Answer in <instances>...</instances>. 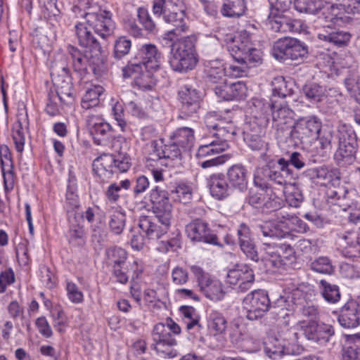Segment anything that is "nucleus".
I'll use <instances>...</instances> for the list:
<instances>
[{
	"label": "nucleus",
	"instance_id": "obj_1",
	"mask_svg": "<svg viewBox=\"0 0 360 360\" xmlns=\"http://www.w3.org/2000/svg\"><path fill=\"white\" fill-rule=\"evenodd\" d=\"M208 129L214 130L211 136L206 138L198 148L196 158L198 160L215 155L229 148V141L236 134V128L231 120H227L216 112H208L205 117Z\"/></svg>",
	"mask_w": 360,
	"mask_h": 360
},
{
	"label": "nucleus",
	"instance_id": "obj_2",
	"mask_svg": "<svg viewBox=\"0 0 360 360\" xmlns=\"http://www.w3.org/2000/svg\"><path fill=\"white\" fill-rule=\"evenodd\" d=\"M131 63L123 68L124 78L132 77L136 86L142 90H150L155 84L153 72L160 65L161 54L156 46H141L135 54Z\"/></svg>",
	"mask_w": 360,
	"mask_h": 360
},
{
	"label": "nucleus",
	"instance_id": "obj_3",
	"mask_svg": "<svg viewBox=\"0 0 360 360\" xmlns=\"http://www.w3.org/2000/svg\"><path fill=\"white\" fill-rule=\"evenodd\" d=\"M317 139L324 150H330L332 143L338 140V148L334 158L338 163H350L353 160L356 153V140L355 133L351 126L340 124L335 134L330 128L321 129Z\"/></svg>",
	"mask_w": 360,
	"mask_h": 360
},
{
	"label": "nucleus",
	"instance_id": "obj_4",
	"mask_svg": "<svg viewBox=\"0 0 360 360\" xmlns=\"http://www.w3.org/2000/svg\"><path fill=\"white\" fill-rule=\"evenodd\" d=\"M227 50L233 59L241 65H229L226 68V75L230 77L246 76L248 68L262 63V51L250 46H227Z\"/></svg>",
	"mask_w": 360,
	"mask_h": 360
},
{
	"label": "nucleus",
	"instance_id": "obj_5",
	"mask_svg": "<svg viewBox=\"0 0 360 360\" xmlns=\"http://www.w3.org/2000/svg\"><path fill=\"white\" fill-rule=\"evenodd\" d=\"M131 167L129 158L127 156L114 155L103 153L93 162V171L97 181L105 184L108 182L113 175L119 172H125Z\"/></svg>",
	"mask_w": 360,
	"mask_h": 360
},
{
	"label": "nucleus",
	"instance_id": "obj_6",
	"mask_svg": "<svg viewBox=\"0 0 360 360\" xmlns=\"http://www.w3.org/2000/svg\"><path fill=\"white\" fill-rule=\"evenodd\" d=\"M289 163L284 158H280L276 162H270L262 169L260 176L259 172L255 175L254 183L256 186L267 187L264 180H269L277 185L284 187L288 184L291 177V172L288 168Z\"/></svg>",
	"mask_w": 360,
	"mask_h": 360
},
{
	"label": "nucleus",
	"instance_id": "obj_7",
	"mask_svg": "<svg viewBox=\"0 0 360 360\" xmlns=\"http://www.w3.org/2000/svg\"><path fill=\"white\" fill-rule=\"evenodd\" d=\"M322 128V122L315 115H307L297 119L290 131L296 144L310 143L317 140Z\"/></svg>",
	"mask_w": 360,
	"mask_h": 360
},
{
	"label": "nucleus",
	"instance_id": "obj_8",
	"mask_svg": "<svg viewBox=\"0 0 360 360\" xmlns=\"http://www.w3.org/2000/svg\"><path fill=\"white\" fill-rule=\"evenodd\" d=\"M198 61L195 46H171L169 63L174 71L186 73L193 70Z\"/></svg>",
	"mask_w": 360,
	"mask_h": 360
},
{
	"label": "nucleus",
	"instance_id": "obj_9",
	"mask_svg": "<svg viewBox=\"0 0 360 360\" xmlns=\"http://www.w3.org/2000/svg\"><path fill=\"white\" fill-rule=\"evenodd\" d=\"M263 250L266 264L273 267L280 268L295 259V252L288 244L264 242Z\"/></svg>",
	"mask_w": 360,
	"mask_h": 360
},
{
	"label": "nucleus",
	"instance_id": "obj_10",
	"mask_svg": "<svg viewBox=\"0 0 360 360\" xmlns=\"http://www.w3.org/2000/svg\"><path fill=\"white\" fill-rule=\"evenodd\" d=\"M299 335L295 326L287 330L284 338H276L266 344L265 352L271 359L295 354L298 350Z\"/></svg>",
	"mask_w": 360,
	"mask_h": 360
},
{
	"label": "nucleus",
	"instance_id": "obj_11",
	"mask_svg": "<svg viewBox=\"0 0 360 360\" xmlns=\"http://www.w3.org/2000/svg\"><path fill=\"white\" fill-rule=\"evenodd\" d=\"M154 217L141 216L139 220V227L149 240H158L166 234L171 225L172 216L154 213Z\"/></svg>",
	"mask_w": 360,
	"mask_h": 360
},
{
	"label": "nucleus",
	"instance_id": "obj_12",
	"mask_svg": "<svg viewBox=\"0 0 360 360\" xmlns=\"http://www.w3.org/2000/svg\"><path fill=\"white\" fill-rule=\"evenodd\" d=\"M243 304L247 318L254 321L262 318L269 310L271 301L267 292L259 289L248 293L243 299Z\"/></svg>",
	"mask_w": 360,
	"mask_h": 360
},
{
	"label": "nucleus",
	"instance_id": "obj_13",
	"mask_svg": "<svg viewBox=\"0 0 360 360\" xmlns=\"http://www.w3.org/2000/svg\"><path fill=\"white\" fill-rule=\"evenodd\" d=\"M190 269L197 280L200 290L207 298L214 302L223 299L224 291L222 284L219 280L212 278L199 266L193 265Z\"/></svg>",
	"mask_w": 360,
	"mask_h": 360
},
{
	"label": "nucleus",
	"instance_id": "obj_14",
	"mask_svg": "<svg viewBox=\"0 0 360 360\" xmlns=\"http://www.w3.org/2000/svg\"><path fill=\"white\" fill-rule=\"evenodd\" d=\"M296 331H302L305 338L320 345H325L334 335L333 327L328 324H318L316 321H298L295 325Z\"/></svg>",
	"mask_w": 360,
	"mask_h": 360
},
{
	"label": "nucleus",
	"instance_id": "obj_15",
	"mask_svg": "<svg viewBox=\"0 0 360 360\" xmlns=\"http://www.w3.org/2000/svg\"><path fill=\"white\" fill-rule=\"evenodd\" d=\"M85 13V18L89 26L95 32L104 39L110 35L114 29V22L111 19V13L105 10H101L99 6L96 9H89Z\"/></svg>",
	"mask_w": 360,
	"mask_h": 360
},
{
	"label": "nucleus",
	"instance_id": "obj_16",
	"mask_svg": "<svg viewBox=\"0 0 360 360\" xmlns=\"http://www.w3.org/2000/svg\"><path fill=\"white\" fill-rule=\"evenodd\" d=\"M179 98L181 103L178 120L186 119L197 114L200 107L201 97L200 93L189 85H184L179 91Z\"/></svg>",
	"mask_w": 360,
	"mask_h": 360
},
{
	"label": "nucleus",
	"instance_id": "obj_17",
	"mask_svg": "<svg viewBox=\"0 0 360 360\" xmlns=\"http://www.w3.org/2000/svg\"><path fill=\"white\" fill-rule=\"evenodd\" d=\"M153 13L160 17L163 15L165 22H179L185 18L181 0H154Z\"/></svg>",
	"mask_w": 360,
	"mask_h": 360
},
{
	"label": "nucleus",
	"instance_id": "obj_18",
	"mask_svg": "<svg viewBox=\"0 0 360 360\" xmlns=\"http://www.w3.org/2000/svg\"><path fill=\"white\" fill-rule=\"evenodd\" d=\"M336 244L342 255L347 258L360 257L359 235L354 231H345L337 234Z\"/></svg>",
	"mask_w": 360,
	"mask_h": 360
},
{
	"label": "nucleus",
	"instance_id": "obj_19",
	"mask_svg": "<svg viewBox=\"0 0 360 360\" xmlns=\"http://www.w3.org/2000/svg\"><path fill=\"white\" fill-rule=\"evenodd\" d=\"M255 281L252 269L247 264H238L227 274V282L231 285H238L241 291L248 290Z\"/></svg>",
	"mask_w": 360,
	"mask_h": 360
},
{
	"label": "nucleus",
	"instance_id": "obj_20",
	"mask_svg": "<svg viewBox=\"0 0 360 360\" xmlns=\"http://www.w3.org/2000/svg\"><path fill=\"white\" fill-rule=\"evenodd\" d=\"M340 325L345 328H355L360 324L358 303L352 300L341 308L338 318Z\"/></svg>",
	"mask_w": 360,
	"mask_h": 360
},
{
	"label": "nucleus",
	"instance_id": "obj_21",
	"mask_svg": "<svg viewBox=\"0 0 360 360\" xmlns=\"http://www.w3.org/2000/svg\"><path fill=\"white\" fill-rule=\"evenodd\" d=\"M186 233L187 236L193 241L212 244L217 243V238L210 234L207 224L199 219L189 223L186 226Z\"/></svg>",
	"mask_w": 360,
	"mask_h": 360
},
{
	"label": "nucleus",
	"instance_id": "obj_22",
	"mask_svg": "<svg viewBox=\"0 0 360 360\" xmlns=\"http://www.w3.org/2000/svg\"><path fill=\"white\" fill-rule=\"evenodd\" d=\"M153 213L164 214L172 217V206L169 202L168 193L158 186L153 188L149 194Z\"/></svg>",
	"mask_w": 360,
	"mask_h": 360
},
{
	"label": "nucleus",
	"instance_id": "obj_23",
	"mask_svg": "<svg viewBox=\"0 0 360 360\" xmlns=\"http://www.w3.org/2000/svg\"><path fill=\"white\" fill-rule=\"evenodd\" d=\"M262 122L260 121L259 124L255 126V123L250 122V131L245 132L244 141L251 150L264 153L267 149V143L263 139L264 129Z\"/></svg>",
	"mask_w": 360,
	"mask_h": 360
},
{
	"label": "nucleus",
	"instance_id": "obj_24",
	"mask_svg": "<svg viewBox=\"0 0 360 360\" xmlns=\"http://www.w3.org/2000/svg\"><path fill=\"white\" fill-rule=\"evenodd\" d=\"M334 4H323L321 14L326 21L332 22L335 25H340L341 23H347L350 17L347 15L346 7L341 5V2L336 1Z\"/></svg>",
	"mask_w": 360,
	"mask_h": 360
},
{
	"label": "nucleus",
	"instance_id": "obj_25",
	"mask_svg": "<svg viewBox=\"0 0 360 360\" xmlns=\"http://www.w3.org/2000/svg\"><path fill=\"white\" fill-rule=\"evenodd\" d=\"M211 195L217 200H224L231 193V188L223 174H214L207 179Z\"/></svg>",
	"mask_w": 360,
	"mask_h": 360
},
{
	"label": "nucleus",
	"instance_id": "obj_26",
	"mask_svg": "<svg viewBox=\"0 0 360 360\" xmlns=\"http://www.w3.org/2000/svg\"><path fill=\"white\" fill-rule=\"evenodd\" d=\"M214 91L219 98L226 101L242 100L247 96V87L243 82L218 85Z\"/></svg>",
	"mask_w": 360,
	"mask_h": 360
},
{
	"label": "nucleus",
	"instance_id": "obj_27",
	"mask_svg": "<svg viewBox=\"0 0 360 360\" xmlns=\"http://www.w3.org/2000/svg\"><path fill=\"white\" fill-rule=\"evenodd\" d=\"M274 218L264 221L258 226L259 231L264 238L272 239H281L284 238L286 234L285 227L282 226L279 221L282 219V212H276Z\"/></svg>",
	"mask_w": 360,
	"mask_h": 360
},
{
	"label": "nucleus",
	"instance_id": "obj_28",
	"mask_svg": "<svg viewBox=\"0 0 360 360\" xmlns=\"http://www.w3.org/2000/svg\"><path fill=\"white\" fill-rule=\"evenodd\" d=\"M238 236L240 247L243 253L251 260L257 261L258 255L251 239L249 227L245 224H240L238 229Z\"/></svg>",
	"mask_w": 360,
	"mask_h": 360
},
{
	"label": "nucleus",
	"instance_id": "obj_29",
	"mask_svg": "<svg viewBox=\"0 0 360 360\" xmlns=\"http://www.w3.org/2000/svg\"><path fill=\"white\" fill-rule=\"evenodd\" d=\"M227 178L230 185L243 191L246 189L248 185V171L241 164H236L230 167L227 170Z\"/></svg>",
	"mask_w": 360,
	"mask_h": 360
},
{
	"label": "nucleus",
	"instance_id": "obj_30",
	"mask_svg": "<svg viewBox=\"0 0 360 360\" xmlns=\"http://www.w3.org/2000/svg\"><path fill=\"white\" fill-rule=\"evenodd\" d=\"M171 141L183 148L184 151L189 150L195 143V131L188 127L177 128L170 136Z\"/></svg>",
	"mask_w": 360,
	"mask_h": 360
},
{
	"label": "nucleus",
	"instance_id": "obj_31",
	"mask_svg": "<svg viewBox=\"0 0 360 360\" xmlns=\"http://www.w3.org/2000/svg\"><path fill=\"white\" fill-rule=\"evenodd\" d=\"M104 91V88L101 85H91L88 87L81 101L82 108L85 110L96 109L100 105L101 97Z\"/></svg>",
	"mask_w": 360,
	"mask_h": 360
},
{
	"label": "nucleus",
	"instance_id": "obj_32",
	"mask_svg": "<svg viewBox=\"0 0 360 360\" xmlns=\"http://www.w3.org/2000/svg\"><path fill=\"white\" fill-rule=\"evenodd\" d=\"M271 108L273 126L278 129H283L292 119L293 112L285 104L272 103Z\"/></svg>",
	"mask_w": 360,
	"mask_h": 360
},
{
	"label": "nucleus",
	"instance_id": "obj_33",
	"mask_svg": "<svg viewBox=\"0 0 360 360\" xmlns=\"http://www.w3.org/2000/svg\"><path fill=\"white\" fill-rule=\"evenodd\" d=\"M226 68L220 60H206L205 62V72L207 82L217 83L222 81L226 75Z\"/></svg>",
	"mask_w": 360,
	"mask_h": 360
},
{
	"label": "nucleus",
	"instance_id": "obj_34",
	"mask_svg": "<svg viewBox=\"0 0 360 360\" xmlns=\"http://www.w3.org/2000/svg\"><path fill=\"white\" fill-rule=\"evenodd\" d=\"M170 196L174 202L186 204L192 198V188L187 183L178 182L170 190Z\"/></svg>",
	"mask_w": 360,
	"mask_h": 360
},
{
	"label": "nucleus",
	"instance_id": "obj_35",
	"mask_svg": "<svg viewBox=\"0 0 360 360\" xmlns=\"http://www.w3.org/2000/svg\"><path fill=\"white\" fill-rule=\"evenodd\" d=\"M106 262L111 267L125 265L127 259V251L119 247L108 248L105 251Z\"/></svg>",
	"mask_w": 360,
	"mask_h": 360
},
{
	"label": "nucleus",
	"instance_id": "obj_36",
	"mask_svg": "<svg viewBox=\"0 0 360 360\" xmlns=\"http://www.w3.org/2000/svg\"><path fill=\"white\" fill-rule=\"evenodd\" d=\"M317 37L324 43H333L335 45H343L349 41L351 34L349 32L344 31L333 32L323 31L319 33Z\"/></svg>",
	"mask_w": 360,
	"mask_h": 360
},
{
	"label": "nucleus",
	"instance_id": "obj_37",
	"mask_svg": "<svg viewBox=\"0 0 360 360\" xmlns=\"http://www.w3.org/2000/svg\"><path fill=\"white\" fill-rule=\"evenodd\" d=\"M282 219L279 221L282 226L285 227L286 233L289 230L304 233L309 229L307 224L294 214H287L285 215L282 213Z\"/></svg>",
	"mask_w": 360,
	"mask_h": 360
},
{
	"label": "nucleus",
	"instance_id": "obj_38",
	"mask_svg": "<svg viewBox=\"0 0 360 360\" xmlns=\"http://www.w3.org/2000/svg\"><path fill=\"white\" fill-rule=\"evenodd\" d=\"M208 328L214 335L223 334L227 328V321L221 313L212 310L208 315Z\"/></svg>",
	"mask_w": 360,
	"mask_h": 360
},
{
	"label": "nucleus",
	"instance_id": "obj_39",
	"mask_svg": "<svg viewBox=\"0 0 360 360\" xmlns=\"http://www.w3.org/2000/svg\"><path fill=\"white\" fill-rule=\"evenodd\" d=\"M112 128L106 121L94 129L90 133L94 137V143L97 145L106 146L112 137Z\"/></svg>",
	"mask_w": 360,
	"mask_h": 360
},
{
	"label": "nucleus",
	"instance_id": "obj_40",
	"mask_svg": "<svg viewBox=\"0 0 360 360\" xmlns=\"http://www.w3.org/2000/svg\"><path fill=\"white\" fill-rule=\"evenodd\" d=\"M154 344L177 345L176 340L171 335L165 325L157 323L153 330Z\"/></svg>",
	"mask_w": 360,
	"mask_h": 360
},
{
	"label": "nucleus",
	"instance_id": "obj_41",
	"mask_svg": "<svg viewBox=\"0 0 360 360\" xmlns=\"http://www.w3.org/2000/svg\"><path fill=\"white\" fill-rule=\"evenodd\" d=\"M283 201L271 188L266 187L265 200L263 204V212H271L279 210L283 206Z\"/></svg>",
	"mask_w": 360,
	"mask_h": 360
},
{
	"label": "nucleus",
	"instance_id": "obj_42",
	"mask_svg": "<svg viewBox=\"0 0 360 360\" xmlns=\"http://www.w3.org/2000/svg\"><path fill=\"white\" fill-rule=\"evenodd\" d=\"M321 293L328 303L335 304L340 300V292L337 285L331 284L325 280L320 281Z\"/></svg>",
	"mask_w": 360,
	"mask_h": 360
},
{
	"label": "nucleus",
	"instance_id": "obj_43",
	"mask_svg": "<svg viewBox=\"0 0 360 360\" xmlns=\"http://www.w3.org/2000/svg\"><path fill=\"white\" fill-rule=\"evenodd\" d=\"M283 193L286 202L294 207H300L303 200V195L300 188L294 184H288L283 187Z\"/></svg>",
	"mask_w": 360,
	"mask_h": 360
},
{
	"label": "nucleus",
	"instance_id": "obj_44",
	"mask_svg": "<svg viewBox=\"0 0 360 360\" xmlns=\"http://www.w3.org/2000/svg\"><path fill=\"white\" fill-rule=\"evenodd\" d=\"M126 215L120 207L113 210L110 214L109 226L115 234H120L125 226Z\"/></svg>",
	"mask_w": 360,
	"mask_h": 360
},
{
	"label": "nucleus",
	"instance_id": "obj_45",
	"mask_svg": "<svg viewBox=\"0 0 360 360\" xmlns=\"http://www.w3.org/2000/svg\"><path fill=\"white\" fill-rule=\"evenodd\" d=\"M184 20L179 22H169L172 23L175 28L172 30L167 32L164 34L162 39L166 44L171 43L172 45L176 44H181L182 35L181 32H186L187 27L186 26Z\"/></svg>",
	"mask_w": 360,
	"mask_h": 360
},
{
	"label": "nucleus",
	"instance_id": "obj_46",
	"mask_svg": "<svg viewBox=\"0 0 360 360\" xmlns=\"http://www.w3.org/2000/svg\"><path fill=\"white\" fill-rule=\"evenodd\" d=\"M131 186V182L129 179L121 181L119 184L112 183L110 184L104 192L106 200L111 202H117L120 198V192L122 188L128 190Z\"/></svg>",
	"mask_w": 360,
	"mask_h": 360
},
{
	"label": "nucleus",
	"instance_id": "obj_47",
	"mask_svg": "<svg viewBox=\"0 0 360 360\" xmlns=\"http://www.w3.org/2000/svg\"><path fill=\"white\" fill-rule=\"evenodd\" d=\"M293 6L299 13L315 14L323 7L321 0H294Z\"/></svg>",
	"mask_w": 360,
	"mask_h": 360
},
{
	"label": "nucleus",
	"instance_id": "obj_48",
	"mask_svg": "<svg viewBox=\"0 0 360 360\" xmlns=\"http://www.w3.org/2000/svg\"><path fill=\"white\" fill-rule=\"evenodd\" d=\"M69 52L72 56V65L75 71L81 74L86 70L89 56L86 54H82V51L77 46H70Z\"/></svg>",
	"mask_w": 360,
	"mask_h": 360
},
{
	"label": "nucleus",
	"instance_id": "obj_49",
	"mask_svg": "<svg viewBox=\"0 0 360 360\" xmlns=\"http://www.w3.org/2000/svg\"><path fill=\"white\" fill-rule=\"evenodd\" d=\"M245 10V6L243 1H229L224 4L221 13L226 17L239 18L244 14Z\"/></svg>",
	"mask_w": 360,
	"mask_h": 360
},
{
	"label": "nucleus",
	"instance_id": "obj_50",
	"mask_svg": "<svg viewBox=\"0 0 360 360\" xmlns=\"http://www.w3.org/2000/svg\"><path fill=\"white\" fill-rule=\"evenodd\" d=\"M184 316V321L186 325L187 330H190L195 326L200 327V316L196 309L191 306H182L179 309Z\"/></svg>",
	"mask_w": 360,
	"mask_h": 360
},
{
	"label": "nucleus",
	"instance_id": "obj_51",
	"mask_svg": "<svg viewBox=\"0 0 360 360\" xmlns=\"http://www.w3.org/2000/svg\"><path fill=\"white\" fill-rule=\"evenodd\" d=\"M316 66L322 72H333L335 71L337 75L339 74L335 68V59L327 53H321L316 56Z\"/></svg>",
	"mask_w": 360,
	"mask_h": 360
},
{
	"label": "nucleus",
	"instance_id": "obj_52",
	"mask_svg": "<svg viewBox=\"0 0 360 360\" xmlns=\"http://www.w3.org/2000/svg\"><path fill=\"white\" fill-rule=\"evenodd\" d=\"M65 290L68 299L73 304H81L84 301V293L77 285L71 281H66Z\"/></svg>",
	"mask_w": 360,
	"mask_h": 360
},
{
	"label": "nucleus",
	"instance_id": "obj_53",
	"mask_svg": "<svg viewBox=\"0 0 360 360\" xmlns=\"http://www.w3.org/2000/svg\"><path fill=\"white\" fill-rule=\"evenodd\" d=\"M310 269L323 274H330L333 271L332 264L326 257H320L314 260L310 264Z\"/></svg>",
	"mask_w": 360,
	"mask_h": 360
},
{
	"label": "nucleus",
	"instance_id": "obj_54",
	"mask_svg": "<svg viewBox=\"0 0 360 360\" xmlns=\"http://www.w3.org/2000/svg\"><path fill=\"white\" fill-rule=\"evenodd\" d=\"M76 34L79 39V45H92L96 40L91 35L87 27L83 23L75 25Z\"/></svg>",
	"mask_w": 360,
	"mask_h": 360
},
{
	"label": "nucleus",
	"instance_id": "obj_55",
	"mask_svg": "<svg viewBox=\"0 0 360 360\" xmlns=\"http://www.w3.org/2000/svg\"><path fill=\"white\" fill-rule=\"evenodd\" d=\"M319 311L317 308L314 305H304L302 307L297 306L296 316L298 318L306 317L308 320L304 321H316L318 317Z\"/></svg>",
	"mask_w": 360,
	"mask_h": 360
},
{
	"label": "nucleus",
	"instance_id": "obj_56",
	"mask_svg": "<svg viewBox=\"0 0 360 360\" xmlns=\"http://www.w3.org/2000/svg\"><path fill=\"white\" fill-rule=\"evenodd\" d=\"M137 13L139 21L144 29L150 32H153L156 30V26L148 10L145 8H139Z\"/></svg>",
	"mask_w": 360,
	"mask_h": 360
},
{
	"label": "nucleus",
	"instance_id": "obj_57",
	"mask_svg": "<svg viewBox=\"0 0 360 360\" xmlns=\"http://www.w3.org/2000/svg\"><path fill=\"white\" fill-rule=\"evenodd\" d=\"M176 345L153 344V348L162 358L172 359L178 355V351L174 347Z\"/></svg>",
	"mask_w": 360,
	"mask_h": 360
},
{
	"label": "nucleus",
	"instance_id": "obj_58",
	"mask_svg": "<svg viewBox=\"0 0 360 360\" xmlns=\"http://www.w3.org/2000/svg\"><path fill=\"white\" fill-rule=\"evenodd\" d=\"M39 278L43 285L51 289L56 285V278L50 269L46 266H41L39 268Z\"/></svg>",
	"mask_w": 360,
	"mask_h": 360
},
{
	"label": "nucleus",
	"instance_id": "obj_59",
	"mask_svg": "<svg viewBox=\"0 0 360 360\" xmlns=\"http://www.w3.org/2000/svg\"><path fill=\"white\" fill-rule=\"evenodd\" d=\"M112 114L122 131H126L127 124L124 119V108L122 103L115 102L112 108Z\"/></svg>",
	"mask_w": 360,
	"mask_h": 360
},
{
	"label": "nucleus",
	"instance_id": "obj_60",
	"mask_svg": "<svg viewBox=\"0 0 360 360\" xmlns=\"http://www.w3.org/2000/svg\"><path fill=\"white\" fill-rule=\"evenodd\" d=\"M58 100H62V96L58 91L49 94V99L45 108L47 114L51 116H56L59 113L60 110L57 102Z\"/></svg>",
	"mask_w": 360,
	"mask_h": 360
},
{
	"label": "nucleus",
	"instance_id": "obj_61",
	"mask_svg": "<svg viewBox=\"0 0 360 360\" xmlns=\"http://www.w3.org/2000/svg\"><path fill=\"white\" fill-rule=\"evenodd\" d=\"M304 93L307 98L313 101H319L323 96L322 87L315 83L306 85L304 88Z\"/></svg>",
	"mask_w": 360,
	"mask_h": 360
},
{
	"label": "nucleus",
	"instance_id": "obj_62",
	"mask_svg": "<svg viewBox=\"0 0 360 360\" xmlns=\"http://www.w3.org/2000/svg\"><path fill=\"white\" fill-rule=\"evenodd\" d=\"M85 117L86 126L89 131H91L94 129L105 121L102 115L98 112L96 109H93V111L89 112Z\"/></svg>",
	"mask_w": 360,
	"mask_h": 360
},
{
	"label": "nucleus",
	"instance_id": "obj_63",
	"mask_svg": "<svg viewBox=\"0 0 360 360\" xmlns=\"http://www.w3.org/2000/svg\"><path fill=\"white\" fill-rule=\"evenodd\" d=\"M171 276L172 283L176 285H183L188 281V271L180 266H176L172 269Z\"/></svg>",
	"mask_w": 360,
	"mask_h": 360
},
{
	"label": "nucleus",
	"instance_id": "obj_64",
	"mask_svg": "<svg viewBox=\"0 0 360 360\" xmlns=\"http://www.w3.org/2000/svg\"><path fill=\"white\" fill-rule=\"evenodd\" d=\"M345 84L349 94L359 90L360 88V78L356 71L353 70L345 78Z\"/></svg>",
	"mask_w": 360,
	"mask_h": 360
}]
</instances>
